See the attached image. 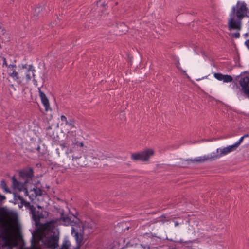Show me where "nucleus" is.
Returning <instances> with one entry per match:
<instances>
[{"mask_svg": "<svg viewBox=\"0 0 249 249\" xmlns=\"http://www.w3.org/2000/svg\"><path fill=\"white\" fill-rule=\"evenodd\" d=\"M244 139V138L242 136L240 138V139L238 140V141H237L235 143L236 144V145L237 146V147H238L239 146V145L242 142Z\"/></svg>", "mask_w": 249, "mask_h": 249, "instance_id": "7c9ffc66", "label": "nucleus"}, {"mask_svg": "<svg viewBox=\"0 0 249 249\" xmlns=\"http://www.w3.org/2000/svg\"><path fill=\"white\" fill-rule=\"evenodd\" d=\"M222 80L226 83L231 82L233 81V78L230 75H224Z\"/></svg>", "mask_w": 249, "mask_h": 249, "instance_id": "5701e85b", "label": "nucleus"}, {"mask_svg": "<svg viewBox=\"0 0 249 249\" xmlns=\"http://www.w3.org/2000/svg\"><path fill=\"white\" fill-rule=\"evenodd\" d=\"M76 137V130H70L68 132L65 139L62 141L59 144L62 147V149L67 148L68 150L78 144L80 146H84L83 142H79Z\"/></svg>", "mask_w": 249, "mask_h": 249, "instance_id": "20e7f679", "label": "nucleus"}, {"mask_svg": "<svg viewBox=\"0 0 249 249\" xmlns=\"http://www.w3.org/2000/svg\"><path fill=\"white\" fill-rule=\"evenodd\" d=\"M12 180L13 187L18 190L19 192L22 191L23 188L29 181L28 179H26L23 182H20L18 181L14 176L12 178Z\"/></svg>", "mask_w": 249, "mask_h": 249, "instance_id": "4468645a", "label": "nucleus"}, {"mask_svg": "<svg viewBox=\"0 0 249 249\" xmlns=\"http://www.w3.org/2000/svg\"><path fill=\"white\" fill-rule=\"evenodd\" d=\"M32 217H33V219L36 221L39 220L40 217L39 216L36 215V213H35V216L34 217L32 216Z\"/></svg>", "mask_w": 249, "mask_h": 249, "instance_id": "f704fd0d", "label": "nucleus"}, {"mask_svg": "<svg viewBox=\"0 0 249 249\" xmlns=\"http://www.w3.org/2000/svg\"><path fill=\"white\" fill-rule=\"evenodd\" d=\"M32 190L34 192L35 194V195H34H34L29 196V199L32 201L34 200V198L36 196H41L42 195V191L39 188H38L37 187H35L33 188V190Z\"/></svg>", "mask_w": 249, "mask_h": 249, "instance_id": "f3484780", "label": "nucleus"}, {"mask_svg": "<svg viewBox=\"0 0 249 249\" xmlns=\"http://www.w3.org/2000/svg\"><path fill=\"white\" fill-rule=\"evenodd\" d=\"M223 75H224L220 73H215L214 74V77L219 81L222 80L223 79Z\"/></svg>", "mask_w": 249, "mask_h": 249, "instance_id": "393cba45", "label": "nucleus"}, {"mask_svg": "<svg viewBox=\"0 0 249 249\" xmlns=\"http://www.w3.org/2000/svg\"><path fill=\"white\" fill-rule=\"evenodd\" d=\"M6 199V197L0 194V202L3 201Z\"/></svg>", "mask_w": 249, "mask_h": 249, "instance_id": "c9c22d12", "label": "nucleus"}, {"mask_svg": "<svg viewBox=\"0 0 249 249\" xmlns=\"http://www.w3.org/2000/svg\"><path fill=\"white\" fill-rule=\"evenodd\" d=\"M227 147H228V149L229 150V152H230L233 151H235L237 149V148L238 147L235 143H234L233 145L228 146Z\"/></svg>", "mask_w": 249, "mask_h": 249, "instance_id": "bb28decb", "label": "nucleus"}, {"mask_svg": "<svg viewBox=\"0 0 249 249\" xmlns=\"http://www.w3.org/2000/svg\"><path fill=\"white\" fill-rule=\"evenodd\" d=\"M14 199L15 201H17V199L20 201V203L23 201L24 198L20 196L19 194L17 193L13 192Z\"/></svg>", "mask_w": 249, "mask_h": 249, "instance_id": "b1692460", "label": "nucleus"}, {"mask_svg": "<svg viewBox=\"0 0 249 249\" xmlns=\"http://www.w3.org/2000/svg\"><path fill=\"white\" fill-rule=\"evenodd\" d=\"M75 123V121L74 119H70L67 121L66 124L68 125L70 127L71 129H72L73 128H76Z\"/></svg>", "mask_w": 249, "mask_h": 249, "instance_id": "6ab92c4d", "label": "nucleus"}, {"mask_svg": "<svg viewBox=\"0 0 249 249\" xmlns=\"http://www.w3.org/2000/svg\"><path fill=\"white\" fill-rule=\"evenodd\" d=\"M0 186L1 188L7 193H11L10 189L7 187L6 183L4 179L1 181Z\"/></svg>", "mask_w": 249, "mask_h": 249, "instance_id": "4be33fe9", "label": "nucleus"}, {"mask_svg": "<svg viewBox=\"0 0 249 249\" xmlns=\"http://www.w3.org/2000/svg\"><path fill=\"white\" fill-rule=\"evenodd\" d=\"M83 147L79 145L71 148L66 152L67 154H70L71 157L73 164L75 166L84 167L86 165V156L83 154Z\"/></svg>", "mask_w": 249, "mask_h": 249, "instance_id": "f03ea898", "label": "nucleus"}, {"mask_svg": "<svg viewBox=\"0 0 249 249\" xmlns=\"http://www.w3.org/2000/svg\"><path fill=\"white\" fill-rule=\"evenodd\" d=\"M6 32L5 29L2 28V24L0 23V34L4 35Z\"/></svg>", "mask_w": 249, "mask_h": 249, "instance_id": "c756f323", "label": "nucleus"}, {"mask_svg": "<svg viewBox=\"0 0 249 249\" xmlns=\"http://www.w3.org/2000/svg\"><path fill=\"white\" fill-rule=\"evenodd\" d=\"M78 228L79 230L76 229L75 228L72 227L71 228V234L74 235L76 242V246L72 249H70L71 247L70 241L67 239H64L61 247L60 249H79L81 246L83 244V234H84V227L82 225L78 224Z\"/></svg>", "mask_w": 249, "mask_h": 249, "instance_id": "7ed1b4c3", "label": "nucleus"}, {"mask_svg": "<svg viewBox=\"0 0 249 249\" xmlns=\"http://www.w3.org/2000/svg\"><path fill=\"white\" fill-rule=\"evenodd\" d=\"M26 76L28 80H30L32 78V77L29 73H27Z\"/></svg>", "mask_w": 249, "mask_h": 249, "instance_id": "4c0bfd02", "label": "nucleus"}, {"mask_svg": "<svg viewBox=\"0 0 249 249\" xmlns=\"http://www.w3.org/2000/svg\"><path fill=\"white\" fill-rule=\"evenodd\" d=\"M240 36V34L239 31L236 33L231 34V36L233 37H235L236 38H239Z\"/></svg>", "mask_w": 249, "mask_h": 249, "instance_id": "c85d7f7f", "label": "nucleus"}, {"mask_svg": "<svg viewBox=\"0 0 249 249\" xmlns=\"http://www.w3.org/2000/svg\"><path fill=\"white\" fill-rule=\"evenodd\" d=\"M28 208L30 210V212H31V213L32 214V216L34 217L35 216V213H36V208H35V207L34 205H31L30 206V207H29Z\"/></svg>", "mask_w": 249, "mask_h": 249, "instance_id": "cd10ccee", "label": "nucleus"}, {"mask_svg": "<svg viewBox=\"0 0 249 249\" xmlns=\"http://www.w3.org/2000/svg\"><path fill=\"white\" fill-rule=\"evenodd\" d=\"M229 153H230V152L228 147L222 149L218 148L215 152L212 153L213 159H214V160L217 159L223 156L227 155Z\"/></svg>", "mask_w": 249, "mask_h": 249, "instance_id": "2eb2a0df", "label": "nucleus"}, {"mask_svg": "<svg viewBox=\"0 0 249 249\" xmlns=\"http://www.w3.org/2000/svg\"><path fill=\"white\" fill-rule=\"evenodd\" d=\"M244 36H245V37H248V36H249V33H246V34H245L244 35Z\"/></svg>", "mask_w": 249, "mask_h": 249, "instance_id": "a19ab883", "label": "nucleus"}, {"mask_svg": "<svg viewBox=\"0 0 249 249\" xmlns=\"http://www.w3.org/2000/svg\"><path fill=\"white\" fill-rule=\"evenodd\" d=\"M201 79H196L197 81L200 80Z\"/></svg>", "mask_w": 249, "mask_h": 249, "instance_id": "49530a36", "label": "nucleus"}, {"mask_svg": "<svg viewBox=\"0 0 249 249\" xmlns=\"http://www.w3.org/2000/svg\"><path fill=\"white\" fill-rule=\"evenodd\" d=\"M10 71H12V72H9V75L15 79H18L19 78L18 73L15 71L14 69H10Z\"/></svg>", "mask_w": 249, "mask_h": 249, "instance_id": "aec40b11", "label": "nucleus"}, {"mask_svg": "<svg viewBox=\"0 0 249 249\" xmlns=\"http://www.w3.org/2000/svg\"><path fill=\"white\" fill-rule=\"evenodd\" d=\"M59 220L57 218L52 219L49 222H47L45 224V227L46 229L49 231H52L55 229L56 226L59 225Z\"/></svg>", "mask_w": 249, "mask_h": 249, "instance_id": "dca6fc26", "label": "nucleus"}, {"mask_svg": "<svg viewBox=\"0 0 249 249\" xmlns=\"http://www.w3.org/2000/svg\"><path fill=\"white\" fill-rule=\"evenodd\" d=\"M40 7H36L35 9V13H39L40 12Z\"/></svg>", "mask_w": 249, "mask_h": 249, "instance_id": "58836bf2", "label": "nucleus"}, {"mask_svg": "<svg viewBox=\"0 0 249 249\" xmlns=\"http://www.w3.org/2000/svg\"><path fill=\"white\" fill-rule=\"evenodd\" d=\"M33 249H40V248H38V247H36V248H34Z\"/></svg>", "mask_w": 249, "mask_h": 249, "instance_id": "a18cd8bd", "label": "nucleus"}, {"mask_svg": "<svg viewBox=\"0 0 249 249\" xmlns=\"http://www.w3.org/2000/svg\"><path fill=\"white\" fill-rule=\"evenodd\" d=\"M248 16H249V17H249V15H248Z\"/></svg>", "mask_w": 249, "mask_h": 249, "instance_id": "09e8293b", "label": "nucleus"}, {"mask_svg": "<svg viewBox=\"0 0 249 249\" xmlns=\"http://www.w3.org/2000/svg\"><path fill=\"white\" fill-rule=\"evenodd\" d=\"M77 214L78 213H76V215H74V216L76 218V220L74 221V220L72 219L71 216H65L64 210H62L60 212V217L57 218V219L59 220V223L60 225L63 224L65 226L71 225L72 226H75L77 227L78 226L79 223L80 225H82V223L76 216Z\"/></svg>", "mask_w": 249, "mask_h": 249, "instance_id": "6e6552de", "label": "nucleus"}, {"mask_svg": "<svg viewBox=\"0 0 249 249\" xmlns=\"http://www.w3.org/2000/svg\"><path fill=\"white\" fill-rule=\"evenodd\" d=\"M20 178L25 179H32L34 176V170L31 167L23 169L19 171Z\"/></svg>", "mask_w": 249, "mask_h": 249, "instance_id": "9b49d317", "label": "nucleus"}, {"mask_svg": "<svg viewBox=\"0 0 249 249\" xmlns=\"http://www.w3.org/2000/svg\"><path fill=\"white\" fill-rule=\"evenodd\" d=\"M207 160H210L211 161H213L214 160L213 159V156L212 155V153L211 154L208 155H205L202 157H199L197 158H196L194 159H187L186 160V161H187L188 163H194L195 162H198V163H202L204 162L205 161H206Z\"/></svg>", "mask_w": 249, "mask_h": 249, "instance_id": "f8f14e48", "label": "nucleus"}, {"mask_svg": "<svg viewBox=\"0 0 249 249\" xmlns=\"http://www.w3.org/2000/svg\"><path fill=\"white\" fill-rule=\"evenodd\" d=\"M46 135L50 138L55 139V136H54V132L52 130L51 126H49L47 128Z\"/></svg>", "mask_w": 249, "mask_h": 249, "instance_id": "a211bd4d", "label": "nucleus"}, {"mask_svg": "<svg viewBox=\"0 0 249 249\" xmlns=\"http://www.w3.org/2000/svg\"><path fill=\"white\" fill-rule=\"evenodd\" d=\"M154 154V151L153 150L147 149L140 152L132 153L131 154V159L134 161H147Z\"/></svg>", "mask_w": 249, "mask_h": 249, "instance_id": "1a4fd4ad", "label": "nucleus"}, {"mask_svg": "<svg viewBox=\"0 0 249 249\" xmlns=\"http://www.w3.org/2000/svg\"><path fill=\"white\" fill-rule=\"evenodd\" d=\"M235 16H230V18L228 21V29L231 31V30H236L239 31L242 29V20L243 19L237 18L236 19H234Z\"/></svg>", "mask_w": 249, "mask_h": 249, "instance_id": "9d476101", "label": "nucleus"}, {"mask_svg": "<svg viewBox=\"0 0 249 249\" xmlns=\"http://www.w3.org/2000/svg\"><path fill=\"white\" fill-rule=\"evenodd\" d=\"M1 48V45H0V48Z\"/></svg>", "mask_w": 249, "mask_h": 249, "instance_id": "de8ad7c7", "label": "nucleus"}, {"mask_svg": "<svg viewBox=\"0 0 249 249\" xmlns=\"http://www.w3.org/2000/svg\"><path fill=\"white\" fill-rule=\"evenodd\" d=\"M40 147L39 146H38V147H37L36 148V150L38 151H40Z\"/></svg>", "mask_w": 249, "mask_h": 249, "instance_id": "37998d69", "label": "nucleus"}, {"mask_svg": "<svg viewBox=\"0 0 249 249\" xmlns=\"http://www.w3.org/2000/svg\"><path fill=\"white\" fill-rule=\"evenodd\" d=\"M16 67H17L16 65L14 64H10L8 65V66L7 67V68L9 69H10L11 68H12L13 69L14 68H16Z\"/></svg>", "mask_w": 249, "mask_h": 249, "instance_id": "e433bc0d", "label": "nucleus"}, {"mask_svg": "<svg viewBox=\"0 0 249 249\" xmlns=\"http://www.w3.org/2000/svg\"><path fill=\"white\" fill-rule=\"evenodd\" d=\"M249 137V135L248 134H245L244 136H243V137L244 138Z\"/></svg>", "mask_w": 249, "mask_h": 249, "instance_id": "79ce46f5", "label": "nucleus"}, {"mask_svg": "<svg viewBox=\"0 0 249 249\" xmlns=\"http://www.w3.org/2000/svg\"><path fill=\"white\" fill-rule=\"evenodd\" d=\"M235 80L241 87V92L243 95L249 99V72H241L235 77Z\"/></svg>", "mask_w": 249, "mask_h": 249, "instance_id": "39448f33", "label": "nucleus"}, {"mask_svg": "<svg viewBox=\"0 0 249 249\" xmlns=\"http://www.w3.org/2000/svg\"><path fill=\"white\" fill-rule=\"evenodd\" d=\"M248 12L246 3L244 1H238L236 5L232 7L230 16H236L237 18L243 19L245 17H249Z\"/></svg>", "mask_w": 249, "mask_h": 249, "instance_id": "423d86ee", "label": "nucleus"}, {"mask_svg": "<svg viewBox=\"0 0 249 249\" xmlns=\"http://www.w3.org/2000/svg\"><path fill=\"white\" fill-rule=\"evenodd\" d=\"M22 68L23 69H28V72H29L30 71H31L32 72V76L33 77H34L35 76V74H34V72L35 71L34 68V67L33 66V65H29L28 66V68H27V64H25V65H22Z\"/></svg>", "mask_w": 249, "mask_h": 249, "instance_id": "412c9836", "label": "nucleus"}, {"mask_svg": "<svg viewBox=\"0 0 249 249\" xmlns=\"http://www.w3.org/2000/svg\"><path fill=\"white\" fill-rule=\"evenodd\" d=\"M4 216L15 220L17 219L18 215L16 212L9 211L6 207H0V249H13Z\"/></svg>", "mask_w": 249, "mask_h": 249, "instance_id": "f257e3e1", "label": "nucleus"}, {"mask_svg": "<svg viewBox=\"0 0 249 249\" xmlns=\"http://www.w3.org/2000/svg\"><path fill=\"white\" fill-rule=\"evenodd\" d=\"M38 93L41 99V102L45 107V111H48L49 110H51L50 107V104L48 98L46 94L41 91L39 88H38Z\"/></svg>", "mask_w": 249, "mask_h": 249, "instance_id": "ddd939ff", "label": "nucleus"}, {"mask_svg": "<svg viewBox=\"0 0 249 249\" xmlns=\"http://www.w3.org/2000/svg\"><path fill=\"white\" fill-rule=\"evenodd\" d=\"M22 191H23L24 192V195L25 196H29V193H28V190H27V187H26L25 186L23 188Z\"/></svg>", "mask_w": 249, "mask_h": 249, "instance_id": "473e14b6", "label": "nucleus"}, {"mask_svg": "<svg viewBox=\"0 0 249 249\" xmlns=\"http://www.w3.org/2000/svg\"><path fill=\"white\" fill-rule=\"evenodd\" d=\"M59 234L54 232L52 234L45 236L41 239V242L45 248L56 249L59 246Z\"/></svg>", "mask_w": 249, "mask_h": 249, "instance_id": "0eeeda50", "label": "nucleus"}, {"mask_svg": "<svg viewBox=\"0 0 249 249\" xmlns=\"http://www.w3.org/2000/svg\"><path fill=\"white\" fill-rule=\"evenodd\" d=\"M1 59L3 60L2 66L5 65L6 67H7L8 66V64L7 63L6 58L4 57H2Z\"/></svg>", "mask_w": 249, "mask_h": 249, "instance_id": "2f4dec72", "label": "nucleus"}, {"mask_svg": "<svg viewBox=\"0 0 249 249\" xmlns=\"http://www.w3.org/2000/svg\"><path fill=\"white\" fill-rule=\"evenodd\" d=\"M60 118H61V120L62 122H65V124H66V123L68 121V120H67V117L64 115H61Z\"/></svg>", "mask_w": 249, "mask_h": 249, "instance_id": "72a5a7b5", "label": "nucleus"}, {"mask_svg": "<svg viewBox=\"0 0 249 249\" xmlns=\"http://www.w3.org/2000/svg\"><path fill=\"white\" fill-rule=\"evenodd\" d=\"M245 44L246 45V46L248 48H249V39H248L247 40H246L245 42Z\"/></svg>", "mask_w": 249, "mask_h": 249, "instance_id": "ea45409f", "label": "nucleus"}, {"mask_svg": "<svg viewBox=\"0 0 249 249\" xmlns=\"http://www.w3.org/2000/svg\"><path fill=\"white\" fill-rule=\"evenodd\" d=\"M180 243H183V242H183L182 240H180ZM185 242V243H187L188 242H187V241H185V242Z\"/></svg>", "mask_w": 249, "mask_h": 249, "instance_id": "c03bdc74", "label": "nucleus"}, {"mask_svg": "<svg viewBox=\"0 0 249 249\" xmlns=\"http://www.w3.org/2000/svg\"><path fill=\"white\" fill-rule=\"evenodd\" d=\"M23 205H24L26 208H29L31 205L29 202H27L23 199V201L21 202V205H19L20 208L22 207Z\"/></svg>", "mask_w": 249, "mask_h": 249, "instance_id": "a878e982", "label": "nucleus"}]
</instances>
